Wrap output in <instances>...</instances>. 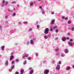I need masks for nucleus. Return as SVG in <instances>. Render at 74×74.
<instances>
[{"label":"nucleus","mask_w":74,"mask_h":74,"mask_svg":"<svg viewBox=\"0 0 74 74\" xmlns=\"http://www.w3.org/2000/svg\"><path fill=\"white\" fill-rule=\"evenodd\" d=\"M27 43H28H28H29V42H27Z\"/></svg>","instance_id":"nucleus-64"},{"label":"nucleus","mask_w":74,"mask_h":74,"mask_svg":"<svg viewBox=\"0 0 74 74\" xmlns=\"http://www.w3.org/2000/svg\"><path fill=\"white\" fill-rule=\"evenodd\" d=\"M2 2V3H3V4H4V3H5V1L3 0Z\"/></svg>","instance_id":"nucleus-27"},{"label":"nucleus","mask_w":74,"mask_h":74,"mask_svg":"<svg viewBox=\"0 0 74 74\" xmlns=\"http://www.w3.org/2000/svg\"><path fill=\"white\" fill-rule=\"evenodd\" d=\"M20 73H21L20 74H23V73H24V70L21 69Z\"/></svg>","instance_id":"nucleus-7"},{"label":"nucleus","mask_w":74,"mask_h":74,"mask_svg":"<svg viewBox=\"0 0 74 74\" xmlns=\"http://www.w3.org/2000/svg\"><path fill=\"white\" fill-rule=\"evenodd\" d=\"M61 56H62V57H63L64 56V55H63V54H61Z\"/></svg>","instance_id":"nucleus-24"},{"label":"nucleus","mask_w":74,"mask_h":74,"mask_svg":"<svg viewBox=\"0 0 74 74\" xmlns=\"http://www.w3.org/2000/svg\"><path fill=\"white\" fill-rule=\"evenodd\" d=\"M55 23V20H53L51 22V24H53Z\"/></svg>","instance_id":"nucleus-10"},{"label":"nucleus","mask_w":74,"mask_h":74,"mask_svg":"<svg viewBox=\"0 0 74 74\" xmlns=\"http://www.w3.org/2000/svg\"><path fill=\"white\" fill-rule=\"evenodd\" d=\"M15 15H16V13H14L13 14V16H15Z\"/></svg>","instance_id":"nucleus-22"},{"label":"nucleus","mask_w":74,"mask_h":74,"mask_svg":"<svg viewBox=\"0 0 74 74\" xmlns=\"http://www.w3.org/2000/svg\"><path fill=\"white\" fill-rule=\"evenodd\" d=\"M42 13L43 14H45V12H44V11H43L42 12Z\"/></svg>","instance_id":"nucleus-37"},{"label":"nucleus","mask_w":74,"mask_h":74,"mask_svg":"<svg viewBox=\"0 0 74 74\" xmlns=\"http://www.w3.org/2000/svg\"><path fill=\"white\" fill-rule=\"evenodd\" d=\"M19 24H21V23H19Z\"/></svg>","instance_id":"nucleus-63"},{"label":"nucleus","mask_w":74,"mask_h":74,"mask_svg":"<svg viewBox=\"0 0 74 74\" xmlns=\"http://www.w3.org/2000/svg\"><path fill=\"white\" fill-rule=\"evenodd\" d=\"M25 56H23L22 57V59H25Z\"/></svg>","instance_id":"nucleus-34"},{"label":"nucleus","mask_w":74,"mask_h":74,"mask_svg":"<svg viewBox=\"0 0 74 74\" xmlns=\"http://www.w3.org/2000/svg\"><path fill=\"white\" fill-rule=\"evenodd\" d=\"M68 19L67 18H65V20H66V19Z\"/></svg>","instance_id":"nucleus-51"},{"label":"nucleus","mask_w":74,"mask_h":74,"mask_svg":"<svg viewBox=\"0 0 74 74\" xmlns=\"http://www.w3.org/2000/svg\"><path fill=\"white\" fill-rule=\"evenodd\" d=\"M68 23L69 24H70V23H71V22L70 21H69L68 22Z\"/></svg>","instance_id":"nucleus-16"},{"label":"nucleus","mask_w":74,"mask_h":74,"mask_svg":"<svg viewBox=\"0 0 74 74\" xmlns=\"http://www.w3.org/2000/svg\"><path fill=\"white\" fill-rule=\"evenodd\" d=\"M8 12H11L12 11H11L10 9H8Z\"/></svg>","instance_id":"nucleus-26"},{"label":"nucleus","mask_w":74,"mask_h":74,"mask_svg":"<svg viewBox=\"0 0 74 74\" xmlns=\"http://www.w3.org/2000/svg\"><path fill=\"white\" fill-rule=\"evenodd\" d=\"M53 29H56V28H57V26H56L55 27H53Z\"/></svg>","instance_id":"nucleus-15"},{"label":"nucleus","mask_w":74,"mask_h":74,"mask_svg":"<svg viewBox=\"0 0 74 74\" xmlns=\"http://www.w3.org/2000/svg\"><path fill=\"white\" fill-rule=\"evenodd\" d=\"M59 64H61V62H60V61H59Z\"/></svg>","instance_id":"nucleus-35"},{"label":"nucleus","mask_w":74,"mask_h":74,"mask_svg":"<svg viewBox=\"0 0 74 74\" xmlns=\"http://www.w3.org/2000/svg\"><path fill=\"white\" fill-rule=\"evenodd\" d=\"M71 30H72V31H73V30H74V28H72Z\"/></svg>","instance_id":"nucleus-33"},{"label":"nucleus","mask_w":74,"mask_h":74,"mask_svg":"<svg viewBox=\"0 0 74 74\" xmlns=\"http://www.w3.org/2000/svg\"><path fill=\"white\" fill-rule=\"evenodd\" d=\"M23 23H24L25 24H26L27 23V22H26V21L24 22H23Z\"/></svg>","instance_id":"nucleus-20"},{"label":"nucleus","mask_w":74,"mask_h":74,"mask_svg":"<svg viewBox=\"0 0 74 74\" xmlns=\"http://www.w3.org/2000/svg\"><path fill=\"white\" fill-rule=\"evenodd\" d=\"M41 11H43V10H44V9L41 8Z\"/></svg>","instance_id":"nucleus-50"},{"label":"nucleus","mask_w":74,"mask_h":74,"mask_svg":"<svg viewBox=\"0 0 74 74\" xmlns=\"http://www.w3.org/2000/svg\"><path fill=\"white\" fill-rule=\"evenodd\" d=\"M7 4H8V2H6L5 5H7Z\"/></svg>","instance_id":"nucleus-43"},{"label":"nucleus","mask_w":74,"mask_h":74,"mask_svg":"<svg viewBox=\"0 0 74 74\" xmlns=\"http://www.w3.org/2000/svg\"><path fill=\"white\" fill-rule=\"evenodd\" d=\"M15 62L14 61H13L12 62V64H14V63Z\"/></svg>","instance_id":"nucleus-29"},{"label":"nucleus","mask_w":74,"mask_h":74,"mask_svg":"<svg viewBox=\"0 0 74 74\" xmlns=\"http://www.w3.org/2000/svg\"><path fill=\"white\" fill-rule=\"evenodd\" d=\"M5 47L4 46H3L1 47V49H2V50H4V48Z\"/></svg>","instance_id":"nucleus-13"},{"label":"nucleus","mask_w":74,"mask_h":74,"mask_svg":"<svg viewBox=\"0 0 74 74\" xmlns=\"http://www.w3.org/2000/svg\"><path fill=\"white\" fill-rule=\"evenodd\" d=\"M14 10H15V8H14Z\"/></svg>","instance_id":"nucleus-62"},{"label":"nucleus","mask_w":74,"mask_h":74,"mask_svg":"<svg viewBox=\"0 0 74 74\" xmlns=\"http://www.w3.org/2000/svg\"><path fill=\"white\" fill-rule=\"evenodd\" d=\"M50 30L51 31H52V28H50Z\"/></svg>","instance_id":"nucleus-49"},{"label":"nucleus","mask_w":74,"mask_h":74,"mask_svg":"<svg viewBox=\"0 0 74 74\" xmlns=\"http://www.w3.org/2000/svg\"><path fill=\"white\" fill-rule=\"evenodd\" d=\"M70 66H68L67 68H66V70H70Z\"/></svg>","instance_id":"nucleus-12"},{"label":"nucleus","mask_w":74,"mask_h":74,"mask_svg":"<svg viewBox=\"0 0 74 74\" xmlns=\"http://www.w3.org/2000/svg\"><path fill=\"white\" fill-rule=\"evenodd\" d=\"M67 35H68V36H70V33H68Z\"/></svg>","instance_id":"nucleus-30"},{"label":"nucleus","mask_w":74,"mask_h":74,"mask_svg":"<svg viewBox=\"0 0 74 74\" xmlns=\"http://www.w3.org/2000/svg\"><path fill=\"white\" fill-rule=\"evenodd\" d=\"M15 74H19V72H16Z\"/></svg>","instance_id":"nucleus-32"},{"label":"nucleus","mask_w":74,"mask_h":74,"mask_svg":"<svg viewBox=\"0 0 74 74\" xmlns=\"http://www.w3.org/2000/svg\"><path fill=\"white\" fill-rule=\"evenodd\" d=\"M40 8V9H41V8H42V7H41V6H40L39 7Z\"/></svg>","instance_id":"nucleus-46"},{"label":"nucleus","mask_w":74,"mask_h":74,"mask_svg":"<svg viewBox=\"0 0 74 74\" xmlns=\"http://www.w3.org/2000/svg\"><path fill=\"white\" fill-rule=\"evenodd\" d=\"M60 66L59 65H58L56 67V70H60Z\"/></svg>","instance_id":"nucleus-3"},{"label":"nucleus","mask_w":74,"mask_h":74,"mask_svg":"<svg viewBox=\"0 0 74 74\" xmlns=\"http://www.w3.org/2000/svg\"><path fill=\"white\" fill-rule=\"evenodd\" d=\"M49 70H46L45 71L44 73L45 74H48V73H49Z\"/></svg>","instance_id":"nucleus-2"},{"label":"nucleus","mask_w":74,"mask_h":74,"mask_svg":"<svg viewBox=\"0 0 74 74\" xmlns=\"http://www.w3.org/2000/svg\"><path fill=\"white\" fill-rule=\"evenodd\" d=\"M26 63H27V62H26V61H25L24 62L23 64H25Z\"/></svg>","instance_id":"nucleus-17"},{"label":"nucleus","mask_w":74,"mask_h":74,"mask_svg":"<svg viewBox=\"0 0 74 74\" xmlns=\"http://www.w3.org/2000/svg\"><path fill=\"white\" fill-rule=\"evenodd\" d=\"M65 51L66 53H68V52H69V51H68V49H66L65 50Z\"/></svg>","instance_id":"nucleus-9"},{"label":"nucleus","mask_w":74,"mask_h":74,"mask_svg":"<svg viewBox=\"0 0 74 74\" xmlns=\"http://www.w3.org/2000/svg\"><path fill=\"white\" fill-rule=\"evenodd\" d=\"M38 1H41V0H38Z\"/></svg>","instance_id":"nucleus-61"},{"label":"nucleus","mask_w":74,"mask_h":74,"mask_svg":"<svg viewBox=\"0 0 74 74\" xmlns=\"http://www.w3.org/2000/svg\"><path fill=\"white\" fill-rule=\"evenodd\" d=\"M66 39H67V40H69V37H67L66 38Z\"/></svg>","instance_id":"nucleus-40"},{"label":"nucleus","mask_w":74,"mask_h":74,"mask_svg":"<svg viewBox=\"0 0 74 74\" xmlns=\"http://www.w3.org/2000/svg\"><path fill=\"white\" fill-rule=\"evenodd\" d=\"M5 64L6 65H7L8 64V61H6Z\"/></svg>","instance_id":"nucleus-18"},{"label":"nucleus","mask_w":74,"mask_h":74,"mask_svg":"<svg viewBox=\"0 0 74 74\" xmlns=\"http://www.w3.org/2000/svg\"><path fill=\"white\" fill-rule=\"evenodd\" d=\"M14 66H12V69H14Z\"/></svg>","instance_id":"nucleus-39"},{"label":"nucleus","mask_w":74,"mask_h":74,"mask_svg":"<svg viewBox=\"0 0 74 74\" xmlns=\"http://www.w3.org/2000/svg\"><path fill=\"white\" fill-rule=\"evenodd\" d=\"M14 55L11 56L10 57V60H12V59H13V58H14Z\"/></svg>","instance_id":"nucleus-5"},{"label":"nucleus","mask_w":74,"mask_h":74,"mask_svg":"<svg viewBox=\"0 0 74 74\" xmlns=\"http://www.w3.org/2000/svg\"><path fill=\"white\" fill-rule=\"evenodd\" d=\"M73 41V39H71L70 40V41H71V42H72Z\"/></svg>","instance_id":"nucleus-36"},{"label":"nucleus","mask_w":74,"mask_h":74,"mask_svg":"<svg viewBox=\"0 0 74 74\" xmlns=\"http://www.w3.org/2000/svg\"><path fill=\"white\" fill-rule=\"evenodd\" d=\"M38 53H36V56H38Z\"/></svg>","instance_id":"nucleus-38"},{"label":"nucleus","mask_w":74,"mask_h":74,"mask_svg":"<svg viewBox=\"0 0 74 74\" xmlns=\"http://www.w3.org/2000/svg\"><path fill=\"white\" fill-rule=\"evenodd\" d=\"M56 32H58V30L56 29Z\"/></svg>","instance_id":"nucleus-41"},{"label":"nucleus","mask_w":74,"mask_h":74,"mask_svg":"<svg viewBox=\"0 0 74 74\" xmlns=\"http://www.w3.org/2000/svg\"><path fill=\"white\" fill-rule=\"evenodd\" d=\"M45 39H47V36H45Z\"/></svg>","instance_id":"nucleus-23"},{"label":"nucleus","mask_w":74,"mask_h":74,"mask_svg":"<svg viewBox=\"0 0 74 74\" xmlns=\"http://www.w3.org/2000/svg\"><path fill=\"white\" fill-rule=\"evenodd\" d=\"M64 16H63L62 17V18L64 19Z\"/></svg>","instance_id":"nucleus-48"},{"label":"nucleus","mask_w":74,"mask_h":74,"mask_svg":"<svg viewBox=\"0 0 74 74\" xmlns=\"http://www.w3.org/2000/svg\"><path fill=\"white\" fill-rule=\"evenodd\" d=\"M66 40V38L65 37H63L62 38V40L63 41H65Z\"/></svg>","instance_id":"nucleus-4"},{"label":"nucleus","mask_w":74,"mask_h":74,"mask_svg":"<svg viewBox=\"0 0 74 74\" xmlns=\"http://www.w3.org/2000/svg\"><path fill=\"white\" fill-rule=\"evenodd\" d=\"M58 50H59V49H56V51H58Z\"/></svg>","instance_id":"nucleus-55"},{"label":"nucleus","mask_w":74,"mask_h":74,"mask_svg":"<svg viewBox=\"0 0 74 74\" xmlns=\"http://www.w3.org/2000/svg\"><path fill=\"white\" fill-rule=\"evenodd\" d=\"M68 44L69 46H71L73 45V43H71V42H68Z\"/></svg>","instance_id":"nucleus-6"},{"label":"nucleus","mask_w":74,"mask_h":74,"mask_svg":"<svg viewBox=\"0 0 74 74\" xmlns=\"http://www.w3.org/2000/svg\"><path fill=\"white\" fill-rule=\"evenodd\" d=\"M5 18H7V16H5Z\"/></svg>","instance_id":"nucleus-58"},{"label":"nucleus","mask_w":74,"mask_h":74,"mask_svg":"<svg viewBox=\"0 0 74 74\" xmlns=\"http://www.w3.org/2000/svg\"><path fill=\"white\" fill-rule=\"evenodd\" d=\"M38 23V21H36V23Z\"/></svg>","instance_id":"nucleus-52"},{"label":"nucleus","mask_w":74,"mask_h":74,"mask_svg":"<svg viewBox=\"0 0 74 74\" xmlns=\"http://www.w3.org/2000/svg\"><path fill=\"white\" fill-rule=\"evenodd\" d=\"M33 70H31L29 72V74H32L33 73Z\"/></svg>","instance_id":"nucleus-8"},{"label":"nucleus","mask_w":74,"mask_h":74,"mask_svg":"<svg viewBox=\"0 0 74 74\" xmlns=\"http://www.w3.org/2000/svg\"><path fill=\"white\" fill-rule=\"evenodd\" d=\"M32 28H30L29 29V32H30V31H32Z\"/></svg>","instance_id":"nucleus-28"},{"label":"nucleus","mask_w":74,"mask_h":74,"mask_svg":"<svg viewBox=\"0 0 74 74\" xmlns=\"http://www.w3.org/2000/svg\"><path fill=\"white\" fill-rule=\"evenodd\" d=\"M25 57H26L27 58V57H28V56H29V55H28V54H27L26 55H25Z\"/></svg>","instance_id":"nucleus-19"},{"label":"nucleus","mask_w":74,"mask_h":74,"mask_svg":"<svg viewBox=\"0 0 74 74\" xmlns=\"http://www.w3.org/2000/svg\"><path fill=\"white\" fill-rule=\"evenodd\" d=\"M34 40H36V39H34Z\"/></svg>","instance_id":"nucleus-60"},{"label":"nucleus","mask_w":74,"mask_h":74,"mask_svg":"<svg viewBox=\"0 0 74 74\" xmlns=\"http://www.w3.org/2000/svg\"><path fill=\"white\" fill-rule=\"evenodd\" d=\"M73 68H74V65L73 66Z\"/></svg>","instance_id":"nucleus-56"},{"label":"nucleus","mask_w":74,"mask_h":74,"mask_svg":"<svg viewBox=\"0 0 74 74\" xmlns=\"http://www.w3.org/2000/svg\"><path fill=\"white\" fill-rule=\"evenodd\" d=\"M33 5V2H31V3H30V6H32Z\"/></svg>","instance_id":"nucleus-14"},{"label":"nucleus","mask_w":74,"mask_h":74,"mask_svg":"<svg viewBox=\"0 0 74 74\" xmlns=\"http://www.w3.org/2000/svg\"><path fill=\"white\" fill-rule=\"evenodd\" d=\"M30 43L31 44H34V42H33V40H31Z\"/></svg>","instance_id":"nucleus-11"},{"label":"nucleus","mask_w":74,"mask_h":74,"mask_svg":"<svg viewBox=\"0 0 74 74\" xmlns=\"http://www.w3.org/2000/svg\"><path fill=\"white\" fill-rule=\"evenodd\" d=\"M51 14H54V12H52L51 13Z\"/></svg>","instance_id":"nucleus-47"},{"label":"nucleus","mask_w":74,"mask_h":74,"mask_svg":"<svg viewBox=\"0 0 74 74\" xmlns=\"http://www.w3.org/2000/svg\"><path fill=\"white\" fill-rule=\"evenodd\" d=\"M12 3H13V4H15V2H12Z\"/></svg>","instance_id":"nucleus-45"},{"label":"nucleus","mask_w":74,"mask_h":74,"mask_svg":"<svg viewBox=\"0 0 74 74\" xmlns=\"http://www.w3.org/2000/svg\"><path fill=\"white\" fill-rule=\"evenodd\" d=\"M9 70L10 71H12V69H9Z\"/></svg>","instance_id":"nucleus-42"},{"label":"nucleus","mask_w":74,"mask_h":74,"mask_svg":"<svg viewBox=\"0 0 74 74\" xmlns=\"http://www.w3.org/2000/svg\"><path fill=\"white\" fill-rule=\"evenodd\" d=\"M39 27V25H37V27L38 28V27Z\"/></svg>","instance_id":"nucleus-44"},{"label":"nucleus","mask_w":74,"mask_h":74,"mask_svg":"<svg viewBox=\"0 0 74 74\" xmlns=\"http://www.w3.org/2000/svg\"><path fill=\"white\" fill-rule=\"evenodd\" d=\"M1 26H0V29H1Z\"/></svg>","instance_id":"nucleus-57"},{"label":"nucleus","mask_w":74,"mask_h":74,"mask_svg":"<svg viewBox=\"0 0 74 74\" xmlns=\"http://www.w3.org/2000/svg\"><path fill=\"white\" fill-rule=\"evenodd\" d=\"M17 6H18V7H19V4H18V5Z\"/></svg>","instance_id":"nucleus-53"},{"label":"nucleus","mask_w":74,"mask_h":74,"mask_svg":"<svg viewBox=\"0 0 74 74\" xmlns=\"http://www.w3.org/2000/svg\"><path fill=\"white\" fill-rule=\"evenodd\" d=\"M48 31H49V29L46 28L44 31V33L48 34Z\"/></svg>","instance_id":"nucleus-1"},{"label":"nucleus","mask_w":74,"mask_h":74,"mask_svg":"<svg viewBox=\"0 0 74 74\" xmlns=\"http://www.w3.org/2000/svg\"><path fill=\"white\" fill-rule=\"evenodd\" d=\"M18 61H19V60H18V59H16V62H18Z\"/></svg>","instance_id":"nucleus-21"},{"label":"nucleus","mask_w":74,"mask_h":74,"mask_svg":"<svg viewBox=\"0 0 74 74\" xmlns=\"http://www.w3.org/2000/svg\"><path fill=\"white\" fill-rule=\"evenodd\" d=\"M53 62H55V61H53Z\"/></svg>","instance_id":"nucleus-59"},{"label":"nucleus","mask_w":74,"mask_h":74,"mask_svg":"<svg viewBox=\"0 0 74 74\" xmlns=\"http://www.w3.org/2000/svg\"><path fill=\"white\" fill-rule=\"evenodd\" d=\"M32 68H30L29 69V70H32Z\"/></svg>","instance_id":"nucleus-31"},{"label":"nucleus","mask_w":74,"mask_h":74,"mask_svg":"<svg viewBox=\"0 0 74 74\" xmlns=\"http://www.w3.org/2000/svg\"><path fill=\"white\" fill-rule=\"evenodd\" d=\"M13 54V53H11V55H12Z\"/></svg>","instance_id":"nucleus-54"},{"label":"nucleus","mask_w":74,"mask_h":74,"mask_svg":"<svg viewBox=\"0 0 74 74\" xmlns=\"http://www.w3.org/2000/svg\"><path fill=\"white\" fill-rule=\"evenodd\" d=\"M28 60H30V59H31V57H29L28 58Z\"/></svg>","instance_id":"nucleus-25"}]
</instances>
